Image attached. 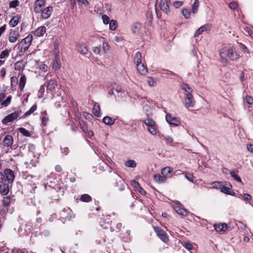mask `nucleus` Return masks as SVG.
Listing matches in <instances>:
<instances>
[{
  "instance_id": "f257e3e1",
  "label": "nucleus",
  "mask_w": 253,
  "mask_h": 253,
  "mask_svg": "<svg viewBox=\"0 0 253 253\" xmlns=\"http://www.w3.org/2000/svg\"><path fill=\"white\" fill-rule=\"evenodd\" d=\"M219 54L221 58L220 61L223 63L224 65L227 63V58L231 60H236L240 57V55L237 53L235 47L233 46L221 48Z\"/></svg>"
},
{
  "instance_id": "f03ea898",
  "label": "nucleus",
  "mask_w": 253,
  "mask_h": 253,
  "mask_svg": "<svg viewBox=\"0 0 253 253\" xmlns=\"http://www.w3.org/2000/svg\"><path fill=\"white\" fill-rule=\"evenodd\" d=\"M33 40L32 35H29L23 39L19 44V47H21V50L25 51L28 50L32 43Z\"/></svg>"
},
{
  "instance_id": "7ed1b4c3",
  "label": "nucleus",
  "mask_w": 253,
  "mask_h": 253,
  "mask_svg": "<svg viewBox=\"0 0 253 253\" xmlns=\"http://www.w3.org/2000/svg\"><path fill=\"white\" fill-rule=\"evenodd\" d=\"M113 178L116 180L115 186L118 187L119 191L123 190L126 187V184L123 178L119 175L115 173L113 174Z\"/></svg>"
},
{
  "instance_id": "20e7f679",
  "label": "nucleus",
  "mask_w": 253,
  "mask_h": 253,
  "mask_svg": "<svg viewBox=\"0 0 253 253\" xmlns=\"http://www.w3.org/2000/svg\"><path fill=\"white\" fill-rule=\"evenodd\" d=\"M21 111H15L14 113L6 116L2 120V123L5 125H7L9 123L13 122L14 120L17 118V117L21 114Z\"/></svg>"
},
{
  "instance_id": "39448f33",
  "label": "nucleus",
  "mask_w": 253,
  "mask_h": 253,
  "mask_svg": "<svg viewBox=\"0 0 253 253\" xmlns=\"http://www.w3.org/2000/svg\"><path fill=\"white\" fill-rule=\"evenodd\" d=\"M184 104L187 108L195 106V101L192 94L184 95Z\"/></svg>"
},
{
  "instance_id": "423d86ee",
  "label": "nucleus",
  "mask_w": 253,
  "mask_h": 253,
  "mask_svg": "<svg viewBox=\"0 0 253 253\" xmlns=\"http://www.w3.org/2000/svg\"><path fill=\"white\" fill-rule=\"evenodd\" d=\"M154 229L157 235L162 241L166 243L169 241V237L165 231L158 227H154Z\"/></svg>"
},
{
  "instance_id": "0eeeda50",
  "label": "nucleus",
  "mask_w": 253,
  "mask_h": 253,
  "mask_svg": "<svg viewBox=\"0 0 253 253\" xmlns=\"http://www.w3.org/2000/svg\"><path fill=\"white\" fill-rule=\"evenodd\" d=\"M46 83H47V90L48 92H53L55 91L56 87L57 86V82L55 80L51 79L49 80L46 76L45 79Z\"/></svg>"
},
{
  "instance_id": "6e6552de",
  "label": "nucleus",
  "mask_w": 253,
  "mask_h": 253,
  "mask_svg": "<svg viewBox=\"0 0 253 253\" xmlns=\"http://www.w3.org/2000/svg\"><path fill=\"white\" fill-rule=\"evenodd\" d=\"M46 3L45 0H36L34 5V11L36 13L42 11Z\"/></svg>"
},
{
  "instance_id": "1a4fd4ad",
  "label": "nucleus",
  "mask_w": 253,
  "mask_h": 253,
  "mask_svg": "<svg viewBox=\"0 0 253 253\" xmlns=\"http://www.w3.org/2000/svg\"><path fill=\"white\" fill-rule=\"evenodd\" d=\"M61 67V62L60 60V55L59 52L55 53L53 63L52 64V68L55 71H58Z\"/></svg>"
},
{
  "instance_id": "9d476101",
  "label": "nucleus",
  "mask_w": 253,
  "mask_h": 253,
  "mask_svg": "<svg viewBox=\"0 0 253 253\" xmlns=\"http://www.w3.org/2000/svg\"><path fill=\"white\" fill-rule=\"evenodd\" d=\"M167 122L170 125L174 126H178L180 124L179 120L175 117L172 116L171 114H167L166 116Z\"/></svg>"
},
{
  "instance_id": "9b49d317",
  "label": "nucleus",
  "mask_w": 253,
  "mask_h": 253,
  "mask_svg": "<svg viewBox=\"0 0 253 253\" xmlns=\"http://www.w3.org/2000/svg\"><path fill=\"white\" fill-rule=\"evenodd\" d=\"M20 36L19 33L18 31L15 30H11L8 37V40L10 42H15L19 38Z\"/></svg>"
},
{
  "instance_id": "f8f14e48",
  "label": "nucleus",
  "mask_w": 253,
  "mask_h": 253,
  "mask_svg": "<svg viewBox=\"0 0 253 253\" xmlns=\"http://www.w3.org/2000/svg\"><path fill=\"white\" fill-rule=\"evenodd\" d=\"M76 49L79 52L83 55H85L88 53V48L84 43L77 44Z\"/></svg>"
},
{
  "instance_id": "ddd939ff",
  "label": "nucleus",
  "mask_w": 253,
  "mask_h": 253,
  "mask_svg": "<svg viewBox=\"0 0 253 253\" xmlns=\"http://www.w3.org/2000/svg\"><path fill=\"white\" fill-rule=\"evenodd\" d=\"M53 11L52 6H48L42 10V16L43 19H47L50 17Z\"/></svg>"
},
{
  "instance_id": "4468645a",
  "label": "nucleus",
  "mask_w": 253,
  "mask_h": 253,
  "mask_svg": "<svg viewBox=\"0 0 253 253\" xmlns=\"http://www.w3.org/2000/svg\"><path fill=\"white\" fill-rule=\"evenodd\" d=\"M4 174L7 180L9 183H12L14 179V175L13 171L10 169H6L4 170Z\"/></svg>"
},
{
  "instance_id": "2eb2a0df",
  "label": "nucleus",
  "mask_w": 253,
  "mask_h": 253,
  "mask_svg": "<svg viewBox=\"0 0 253 253\" xmlns=\"http://www.w3.org/2000/svg\"><path fill=\"white\" fill-rule=\"evenodd\" d=\"M172 169L170 167H165L162 169L161 174L164 175L166 178L167 177H170L172 175Z\"/></svg>"
},
{
  "instance_id": "dca6fc26",
  "label": "nucleus",
  "mask_w": 253,
  "mask_h": 253,
  "mask_svg": "<svg viewBox=\"0 0 253 253\" xmlns=\"http://www.w3.org/2000/svg\"><path fill=\"white\" fill-rule=\"evenodd\" d=\"M210 29V26L208 24H206L200 28H199L195 33V37H198L200 35H201L202 33L205 31H207Z\"/></svg>"
},
{
  "instance_id": "f3484780",
  "label": "nucleus",
  "mask_w": 253,
  "mask_h": 253,
  "mask_svg": "<svg viewBox=\"0 0 253 253\" xmlns=\"http://www.w3.org/2000/svg\"><path fill=\"white\" fill-rule=\"evenodd\" d=\"M160 8L167 14H168L169 12V5L168 4V1L165 0L161 1Z\"/></svg>"
},
{
  "instance_id": "a211bd4d",
  "label": "nucleus",
  "mask_w": 253,
  "mask_h": 253,
  "mask_svg": "<svg viewBox=\"0 0 253 253\" xmlns=\"http://www.w3.org/2000/svg\"><path fill=\"white\" fill-rule=\"evenodd\" d=\"M9 191L8 185L5 183L0 184V194L6 195Z\"/></svg>"
},
{
  "instance_id": "6ab92c4d",
  "label": "nucleus",
  "mask_w": 253,
  "mask_h": 253,
  "mask_svg": "<svg viewBox=\"0 0 253 253\" xmlns=\"http://www.w3.org/2000/svg\"><path fill=\"white\" fill-rule=\"evenodd\" d=\"M154 180L158 183H162L166 181V178L164 175H161L160 174H156L153 176Z\"/></svg>"
},
{
  "instance_id": "aec40b11",
  "label": "nucleus",
  "mask_w": 253,
  "mask_h": 253,
  "mask_svg": "<svg viewBox=\"0 0 253 253\" xmlns=\"http://www.w3.org/2000/svg\"><path fill=\"white\" fill-rule=\"evenodd\" d=\"M136 65L137 70L140 73V74L145 75L147 73V70L145 68L143 64H142V63H140L138 64H136Z\"/></svg>"
},
{
  "instance_id": "412c9836",
  "label": "nucleus",
  "mask_w": 253,
  "mask_h": 253,
  "mask_svg": "<svg viewBox=\"0 0 253 253\" xmlns=\"http://www.w3.org/2000/svg\"><path fill=\"white\" fill-rule=\"evenodd\" d=\"M215 230L217 232L224 231L227 228V225L225 223H218L214 225Z\"/></svg>"
},
{
  "instance_id": "4be33fe9",
  "label": "nucleus",
  "mask_w": 253,
  "mask_h": 253,
  "mask_svg": "<svg viewBox=\"0 0 253 253\" xmlns=\"http://www.w3.org/2000/svg\"><path fill=\"white\" fill-rule=\"evenodd\" d=\"M45 32L46 28L45 26H42L37 29L34 32V34L36 36L41 37L44 35Z\"/></svg>"
},
{
  "instance_id": "5701e85b",
  "label": "nucleus",
  "mask_w": 253,
  "mask_h": 253,
  "mask_svg": "<svg viewBox=\"0 0 253 253\" xmlns=\"http://www.w3.org/2000/svg\"><path fill=\"white\" fill-rule=\"evenodd\" d=\"M92 111L93 114L97 117H99L101 116L100 114V106L97 103H95L93 106Z\"/></svg>"
},
{
  "instance_id": "b1692460",
  "label": "nucleus",
  "mask_w": 253,
  "mask_h": 253,
  "mask_svg": "<svg viewBox=\"0 0 253 253\" xmlns=\"http://www.w3.org/2000/svg\"><path fill=\"white\" fill-rule=\"evenodd\" d=\"M141 27V25L139 23H135L132 26V32L134 34H137L139 33Z\"/></svg>"
},
{
  "instance_id": "393cba45",
  "label": "nucleus",
  "mask_w": 253,
  "mask_h": 253,
  "mask_svg": "<svg viewBox=\"0 0 253 253\" xmlns=\"http://www.w3.org/2000/svg\"><path fill=\"white\" fill-rule=\"evenodd\" d=\"M25 66V63L23 61H17L14 65L15 69L16 70H22L24 69Z\"/></svg>"
},
{
  "instance_id": "a878e982",
  "label": "nucleus",
  "mask_w": 253,
  "mask_h": 253,
  "mask_svg": "<svg viewBox=\"0 0 253 253\" xmlns=\"http://www.w3.org/2000/svg\"><path fill=\"white\" fill-rule=\"evenodd\" d=\"M175 210L178 214L182 216H185L188 214V211L187 210L181 208L179 206L176 207L175 208Z\"/></svg>"
},
{
  "instance_id": "bb28decb",
  "label": "nucleus",
  "mask_w": 253,
  "mask_h": 253,
  "mask_svg": "<svg viewBox=\"0 0 253 253\" xmlns=\"http://www.w3.org/2000/svg\"><path fill=\"white\" fill-rule=\"evenodd\" d=\"M181 87L185 91L184 95L192 94L193 90L187 84H182Z\"/></svg>"
},
{
  "instance_id": "cd10ccee",
  "label": "nucleus",
  "mask_w": 253,
  "mask_h": 253,
  "mask_svg": "<svg viewBox=\"0 0 253 253\" xmlns=\"http://www.w3.org/2000/svg\"><path fill=\"white\" fill-rule=\"evenodd\" d=\"M231 187V185L230 184H228V186H225L222 184L220 189V191L221 192L225 194L232 195V194H231L230 192V189Z\"/></svg>"
},
{
  "instance_id": "c85d7f7f",
  "label": "nucleus",
  "mask_w": 253,
  "mask_h": 253,
  "mask_svg": "<svg viewBox=\"0 0 253 253\" xmlns=\"http://www.w3.org/2000/svg\"><path fill=\"white\" fill-rule=\"evenodd\" d=\"M115 121V119H112L111 117L109 116H106L103 118V122L104 123L107 125H112L114 124Z\"/></svg>"
},
{
  "instance_id": "c756f323",
  "label": "nucleus",
  "mask_w": 253,
  "mask_h": 253,
  "mask_svg": "<svg viewBox=\"0 0 253 253\" xmlns=\"http://www.w3.org/2000/svg\"><path fill=\"white\" fill-rule=\"evenodd\" d=\"M10 50L6 49L1 52L0 53V59H6L9 56Z\"/></svg>"
},
{
  "instance_id": "7c9ffc66",
  "label": "nucleus",
  "mask_w": 253,
  "mask_h": 253,
  "mask_svg": "<svg viewBox=\"0 0 253 253\" xmlns=\"http://www.w3.org/2000/svg\"><path fill=\"white\" fill-rule=\"evenodd\" d=\"M144 122L145 124L148 126V127H152L154 126V125H156L155 122L153 119H150L149 118H148L144 120Z\"/></svg>"
},
{
  "instance_id": "2f4dec72",
  "label": "nucleus",
  "mask_w": 253,
  "mask_h": 253,
  "mask_svg": "<svg viewBox=\"0 0 253 253\" xmlns=\"http://www.w3.org/2000/svg\"><path fill=\"white\" fill-rule=\"evenodd\" d=\"M141 58H142V56H141V54L140 53V52L139 51L136 52L134 55V60L135 63L136 64H138L140 63H142L141 62V60H142Z\"/></svg>"
},
{
  "instance_id": "473e14b6",
  "label": "nucleus",
  "mask_w": 253,
  "mask_h": 253,
  "mask_svg": "<svg viewBox=\"0 0 253 253\" xmlns=\"http://www.w3.org/2000/svg\"><path fill=\"white\" fill-rule=\"evenodd\" d=\"M237 170H233L230 172L231 176L237 181L242 183L241 178L237 174Z\"/></svg>"
},
{
  "instance_id": "72a5a7b5",
  "label": "nucleus",
  "mask_w": 253,
  "mask_h": 253,
  "mask_svg": "<svg viewBox=\"0 0 253 253\" xmlns=\"http://www.w3.org/2000/svg\"><path fill=\"white\" fill-rule=\"evenodd\" d=\"M26 81V78L24 75L20 77L19 80V86L21 89L23 88L25 86V83Z\"/></svg>"
},
{
  "instance_id": "f704fd0d",
  "label": "nucleus",
  "mask_w": 253,
  "mask_h": 253,
  "mask_svg": "<svg viewBox=\"0 0 253 253\" xmlns=\"http://www.w3.org/2000/svg\"><path fill=\"white\" fill-rule=\"evenodd\" d=\"M18 23V18L17 17H13L10 21L9 25L12 27L16 26Z\"/></svg>"
},
{
  "instance_id": "c9c22d12",
  "label": "nucleus",
  "mask_w": 253,
  "mask_h": 253,
  "mask_svg": "<svg viewBox=\"0 0 253 253\" xmlns=\"http://www.w3.org/2000/svg\"><path fill=\"white\" fill-rule=\"evenodd\" d=\"M148 130L153 135H156L157 133V127L156 125L153 126H149L148 127Z\"/></svg>"
},
{
  "instance_id": "e433bc0d",
  "label": "nucleus",
  "mask_w": 253,
  "mask_h": 253,
  "mask_svg": "<svg viewBox=\"0 0 253 253\" xmlns=\"http://www.w3.org/2000/svg\"><path fill=\"white\" fill-rule=\"evenodd\" d=\"M81 200L84 202H89L91 201V198L88 194H84L81 196Z\"/></svg>"
},
{
  "instance_id": "4c0bfd02",
  "label": "nucleus",
  "mask_w": 253,
  "mask_h": 253,
  "mask_svg": "<svg viewBox=\"0 0 253 253\" xmlns=\"http://www.w3.org/2000/svg\"><path fill=\"white\" fill-rule=\"evenodd\" d=\"M117 27V21L112 20L109 22V28L111 30H115Z\"/></svg>"
},
{
  "instance_id": "58836bf2",
  "label": "nucleus",
  "mask_w": 253,
  "mask_h": 253,
  "mask_svg": "<svg viewBox=\"0 0 253 253\" xmlns=\"http://www.w3.org/2000/svg\"><path fill=\"white\" fill-rule=\"evenodd\" d=\"M125 165L127 167L134 168L136 166V162L133 160H128L125 163Z\"/></svg>"
},
{
  "instance_id": "ea45409f",
  "label": "nucleus",
  "mask_w": 253,
  "mask_h": 253,
  "mask_svg": "<svg viewBox=\"0 0 253 253\" xmlns=\"http://www.w3.org/2000/svg\"><path fill=\"white\" fill-rule=\"evenodd\" d=\"M2 202V205L3 206L8 207V206H9L10 203V198L8 196L4 197L3 198Z\"/></svg>"
},
{
  "instance_id": "a19ab883",
  "label": "nucleus",
  "mask_w": 253,
  "mask_h": 253,
  "mask_svg": "<svg viewBox=\"0 0 253 253\" xmlns=\"http://www.w3.org/2000/svg\"><path fill=\"white\" fill-rule=\"evenodd\" d=\"M11 100V96H8L6 99L3 101H1V105L3 106L6 107L10 103Z\"/></svg>"
},
{
  "instance_id": "79ce46f5",
  "label": "nucleus",
  "mask_w": 253,
  "mask_h": 253,
  "mask_svg": "<svg viewBox=\"0 0 253 253\" xmlns=\"http://www.w3.org/2000/svg\"><path fill=\"white\" fill-rule=\"evenodd\" d=\"M199 2L198 0H196L193 4L192 12L193 13H196L197 12L198 8L199 7Z\"/></svg>"
},
{
  "instance_id": "37998d69",
  "label": "nucleus",
  "mask_w": 253,
  "mask_h": 253,
  "mask_svg": "<svg viewBox=\"0 0 253 253\" xmlns=\"http://www.w3.org/2000/svg\"><path fill=\"white\" fill-rule=\"evenodd\" d=\"M212 187L216 189H221L222 185L221 182L214 181L211 183Z\"/></svg>"
},
{
  "instance_id": "c03bdc74",
  "label": "nucleus",
  "mask_w": 253,
  "mask_h": 253,
  "mask_svg": "<svg viewBox=\"0 0 253 253\" xmlns=\"http://www.w3.org/2000/svg\"><path fill=\"white\" fill-rule=\"evenodd\" d=\"M19 131L21 134H22L23 135L25 136H30V133L29 131L26 130L25 128L23 127H20L19 128Z\"/></svg>"
},
{
  "instance_id": "a18cd8bd",
  "label": "nucleus",
  "mask_w": 253,
  "mask_h": 253,
  "mask_svg": "<svg viewBox=\"0 0 253 253\" xmlns=\"http://www.w3.org/2000/svg\"><path fill=\"white\" fill-rule=\"evenodd\" d=\"M39 68L41 71L44 72H46L48 71L49 67L45 64L41 63V64L39 65Z\"/></svg>"
},
{
  "instance_id": "49530a36",
  "label": "nucleus",
  "mask_w": 253,
  "mask_h": 253,
  "mask_svg": "<svg viewBox=\"0 0 253 253\" xmlns=\"http://www.w3.org/2000/svg\"><path fill=\"white\" fill-rule=\"evenodd\" d=\"M131 184L133 187L135 188L136 189H140L143 191V189L140 186V185L137 181L135 180H133L131 181Z\"/></svg>"
},
{
  "instance_id": "de8ad7c7",
  "label": "nucleus",
  "mask_w": 253,
  "mask_h": 253,
  "mask_svg": "<svg viewBox=\"0 0 253 253\" xmlns=\"http://www.w3.org/2000/svg\"><path fill=\"white\" fill-rule=\"evenodd\" d=\"M102 48L105 52H108L110 49V46L106 42H103L102 44Z\"/></svg>"
},
{
  "instance_id": "09e8293b",
  "label": "nucleus",
  "mask_w": 253,
  "mask_h": 253,
  "mask_svg": "<svg viewBox=\"0 0 253 253\" xmlns=\"http://www.w3.org/2000/svg\"><path fill=\"white\" fill-rule=\"evenodd\" d=\"M147 83L151 86L154 85L156 84V81L153 78L149 77L147 79Z\"/></svg>"
},
{
  "instance_id": "8fccbe9b",
  "label": "nucleus",
  "mask_w": 253,
  "mask_h": 253,
  "mask_svg": "<svg viewBox=\"0 0 253 253\" xmlns=\"http://www.w3.org/2000/svg\"><path fill=\"white\" fill-rule=\"evenodd\" d=\"M244 101L250 105L253 104V98L251 96H247L244 98Z\"/></svg>"
},
{
  "instance_id": "3c124183",
  "label": "nucleus",
  "mask_w": 253,
  "mask_h": 253,
  "mask_svg": "<svg viewBox=\"0 0 253 253\" xmlns=\"http://www.w3.org/2000/svg\"><path fill=\"white\" fill-rule=\"evenodd\" d=\"M182 13L185 18H188L190 15V12L188 9H183Z\"/></svg>"
},
{
  "instance_id": "603ef678",
  "label": "nucleus",
  "mask_w": 253,
  "mask_h": 253,
  "mask_svg": "<svg viewBox=\"0 0 253 253\" xmlns=\"http://www.w3.org/2000/svg\"><path fill=\"white\" fill-rule=\"evenodd\" d=\"M18 4L19 1L18 0H12L9 3V7L15 8L18 5Z\"/></svg>"
},
{
  "instance_id": "864d4df0",
  "label": "nucleus",
  "mask_w": 253,
  "mask_h": 253,
  "mask_svg": "<svg viewBox=\"0 0 253 253\" xmlns=\"http://www.w3.org/2000/svg\"><path fill=\"white\" fill-rule=\"evenodd\" d=\"M185 177L190 181L193 182L194 180V177L193 174L190 173H186L185 175Z\"/></svg>"
},
{
  "instance_id": "5fc2aeb1",
  "label": "nucleus",
  "mask_w": 253,
  "mask_h": 253,
  "mask_svg": "<svg viewBox=\"0 0 253 253\" xmlns=\"http://www.w3.org/2000/svg\"><path fill=\"white\" fill-rule=\"evenodd\" d=\"M102 19L104 24H108L110 22L109 17L107 15H103Z\"/></svg>"
},
{
  "instance_id": "6e6d98bb",
  "label": "nucleus",
  "mask_w": 253,
  "mask_h": 253,
  "mask_svg": "<svg viewBox=\"0 0 253 253\" xmlns=\"http://www.w3.org/2000/svg\"><path fill=\"white\" fill-rule=\"evenodd\" d=\"M182 244L188 250H191L193 248V245L191 243L185 242Z\"/></svg>"
},
{
  "instance_id": "4d7b16f0",
  "label": "nucleus",
  "mask_w": 253,
  "mask_h": 253,
  "mask_svg": "<svg viewBox=\"0 0 253 253\" xmlns=\"http://www.w3.org/2000/svg\"><path fill=\"white\" fill-rule=\"evenodd\" d=\"M243 197L244 199L248 202H250V201L252 200V197L251 196L248 194V193H245L243 195Z\"/></svg>"
},
{
  "instance_id": "13d9d810",
  "label": "nucleus",
  "mask_w": 253,
  "mask_h": 253,
  "mask_svg": "<svg viewBox=\"0 0 253 253\" xmlns=\"http://www.w3.org/2000/svg\"><path fill=\"white\" fill-rule=\"evenodd\" d=\"M6 141H7V142H12L13 137L11 135H6L3 139V142H6Z\"/></svg>"
},
{
  "instance_id": "bf43d9fd",
  "label": "nucleus",
  "mask_w": 253,
  "mask_h": 253,
  "mask_svg": "<svg viewBox=\"0 0 253 253\" xmlns=\"http://www.w3.org/2000/svg\"><path fill=\"white\" fill-rule=\"evenodd\" d=\"M45 114L42 117V122L43 126H46L48 122V119L46 117Z\"/></svg>"
},
{
  "instance_id": "052dcab7",
  "label": "nucleus",
  "mask_w": 253,
  "mask_h": 253,
  "mask_svg": "<svg viewBox=\"0 0 253 253\" xmlns=\"http://www.w3.org/2000/svg\"><path fill=\"white\" fill-rule=\"evenodd\" d=\"M183 4V2L180 1H175L173 3V5L176 8L180 7Z\"/></svg>"
},
{
  "instance_id": "680f3d73",
  "label": "nucleus",
  "mask_w": 253,
  "mask_h": 253,
  "mask_svg": "<svg viewBox=\"0 0 253 253\" xmlns=\"http://www.w3.org/2000/svg\"><path fill=\"white\" fill-rule=\"evenodd\" d=\"M238 3L235 1L231 2L229 3V6L232 9H235L237 8Z\"/></svg>"
},
{
  "instance_id": "e2e57ef3",
  "label": "nucleus",
  "mask_w": 253,
  "mask_h": 253,
  "mask_svg": "<svg viewBox=\"0 0 253 253\" xmlns=\"http://www.w3.org/2000/svg\"><path fill=\"white\" fill-rule=\"evenodd\" d=\"M6 69L2 68L0 71V76L3 79L6 74Z\"/></svg>"
},
{
  "instance_id": "0e129e2a",
  "label": "nucleus",
  "mask_w": 253,
  "mask_h": 253,
  "mask_svg": "<svg viewBox=\"0 0 253 253\" xmlns=\"http://www.w3.org/2000/svg\"><path fill=\"white\" fill-rule=\"evenodd\" d=\"M11 252L12 253H24V251L18 248H14L13 249Z\"/></svg>"
},
{
  "instance_id": "69168bd1",
  "label": "nucleus",
  "mask_w": 253,
  "mask_h": 253,
  "mask_svg": "<svg viewBox=\"0 0 253 253\" xmlns=\"http://www.w3.org/2000/svg\"><path fill=\"white\" fill-rule=\"evenodd\" d=\"M240 47V49L243 51H244V52H248V53H249V51L247 49V47L245 45H244L243 44H241Z\"/></svg>"
},
{
  "instance_id": "338daca9",
  "label": "nucleus",
  "mask_w": 253,
  "mask_h": 253,
  "mask_svg": "<svg viewBox=\"0 0 253 253\" xmlns=\"http://www.w3.org/2000/svg\"><path fill=\"white\" fill-rule=\"evenodd\" d=\"M247 149L249 151L253 153V144H249L247 146Z\"/></svg>"
},
{
  "instance_id": "774afa93",
  "label": "nucleus",
  "mask_w": 253,
  "mask_h": 253,
  "mask_svg": "<svg viewBox=\"0 0 253 253\" xmlns=\"http://www.w3.org/2000/svg\"><path fill=\"white\" fill-rule=\"evenodd\" d=\"M122 88L120 86H117L116 88L114 87L113 90V94L115 93V91L117 92V93H119L121 91Z\"/></svg>"
}]
</instances>
